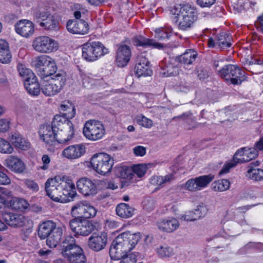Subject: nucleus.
Instances as JSON below:
<instances>
[{"instance_id": "423d86ee", "label": "nucleus", "mask_w": 263, "mask_h": 263, "mask_svg": "<svg viewBox=\"0 0 263 263\" xmlns=\"http://www.w3.org/2000/svg\"><path fill=\"white\" fill-rule=\"evenodd\" d=\"M171 12L177 18L178 27L182 30L192 27L196 19L193 8L188 5L175 6Z\"/></svg>"}, {"instance_id": "20e7f679", "label": "nucleus", "mask_w": 263, "mask_h": 263, "mask_svg": "<svg viewBox=\"0 0 263 263\" xmlns=\"http://www.w3.org/2000/svg\"><path fill=\"white\" fill-rule=\"evenodd\" d=\"M63 229L57 226L51 220H47L40 224L38 235L41 239L47 238L46 243L50 248H54L60 242L63 235Z\"/></svg>"}, {"instance_id": "37998d69", "label": "nucleus", "mask_w": 263, "mask_h": 263, "mask_svg": "<svg viewBox=\"0 0 263 263\" xmlns=\"http://www.w3.org/2000/svg\"><path fill=\"white\" fill-rule=\"evenodd\" d=\"M155 251L161 258H167L174 255L173 249L166 245L158 246Z\"/></svg>"}, {"instance_id": "c85d7f7f", "label": "nucleus", "mask_w": 263, "mask_h": 263, "mask_svg": "<svg viewBox=\"0 0 263 263\" xmlns=\"http://www.w3.org/2000/svg\"><path fill=\"white\" fill-rule=\"evenodd\" d=\"M223 71L230 70V81L233 84H240V78L243 76V71L235 65H228L223 67Z\"/></svg>"}, {"instance_id": "ddd939ff", "label": "nucleus", "mask_w": 263, "mask_h": 263, "mask_svg": "<svg viewBox=\"0 0 263 263\" xmlns=\"http://www.w3.org/2000/svg\"><path fill=\"white\" fill-rule=\"evenodd\" d=\"M214 178V176L212 174L192 178L182 184V187L188 191L197 192L205 189Z\"/></svg>"}, {"instance_id": "473e14b6", "label": "nucleus", "mask_w": 263, "mask_h": 263, "mask_svg": "<svg viewBox=\"0 0 263 263\" xmlns=\"http://www.w3.org/2000/svg\"><path fill=\"white\" fill-rule=\"evenodd\" d=\"M9 197L11 199L8 200L7 207L17 210H24L29 206L28 201L24 199L13 197L12 195Z\"/></svg>"}, {"instance_id": "774afa93", "label": "nucleus", "mask_w": 263, "mask_h": 263, "mask_svg": "<svg viewBox=\"0 0 263 263\" xmlns=\"http://www.w3.org/2000/svg\"><path fill=\"white\" fill-rule=\"evenodd\" d=\"M216 0H197V4L201 7H210L213 5Z\"/></svg>"}, {"instance_id": "680f3d73", "label": "nucleus", "mask_w": 263, "mask_h": 263, "mask_svg": "<svg viewBox=\"0 0 263 263\" xmlns=\"http://www.w3.org/2000/svg\"><path fill=\"white\" fill-rule=\"evenodd\" d=\"M74 7L76 10L74 11L73 15L77 19H79L81 16V14H85L87 11V10L80 4L74 5Z\"/></svg>"}, {"instance_id": "f704fd0d", "label": "nucleus", "mask_w": 263, "mask_h": 263, "mask_svg": "<svg viewBox=\"0 0 263 263\" xmlns=\"http://www.w3.org/2000/svg\"><path fill=\"white\" fill-rule=\"evenodd\" d=\"M134 209L125 203L118 204L116 208L117 215L122 218L127 219L134 214Z\"/></svg>"}, {"instance_id": "4d7b16f0", "label": "nucleus", "mask_w": 263, "mask_h": 263, "mask_svg": "<svg viewBox=\"0 0 263 263\" xmlns=\"http://www.w3.org/2000/svg\"><path fill=\"white\" fill-rule=\"evenodd\" d=\"M50 157L48 155L44 154L42 157L41 165L40 166L39 168L43 171H47L50 168Z\"/></svg>"}, {"instance_id": "412c9836", "label": "nucleus", "mask_w": 263, "mask_h": 263, "mask_svg": "<svg viewBox=\"0 0 263 263\" xmlns=\"http://www.w3.org/2000/svg\"><path fill=\"white\" fill-rule=\"evenodd\" d=\"M16 32L21 36L28 38L34 32V25L30 20L23 19L18 21L14 26Z\"/></svg>"}, {"instance_id": "bf43d9fd", "label": "nucleus", "mask_w": 263, "mask_h": 263, "mask_svg": "<svg viewBox=\"0 0 263 263\" xmlns=\"http://www.w3.org/2000/svg\"><path fill=\"white\" fill-rule=\"evenodd\" d=\"M24 183L27 187L33 192H37L39 190L37 183L33 180L25 179Z\"/></svg>"}, {"instance_id": "6ab92c4d", "label": "nucleus", "mask_w": 263, "mask_h": 263, "mask_svg": "<svg viewBox=\"0 0 263 263\" xmlns=\"http://www.w3.org/2000/svg\"><path fill=\"white\" fill-rule=\"evenodd\" d=\"M86 152V147L84 144H77L69 145L65 148L61 153V155L64 158L73 160L81 157Z\"/></svg>"}, {"instance_id": "79ce46f5", "label": "nucleus", "mask_w": 263, "mask_h": 263, "mask_svg": "<svg viewBox=\"0 0 263 263\" xmlns=\"http://www.w3.org/2000/svg\"><path fill=\"white\" fill-rule=\"evenodd\" d=\"M196 57V52L192 49H189L179 57V61L183 64L189 65L195 61Z\"/></svg>"}, {"instance_id": "69168bd1", "label": "nucleus", "mask_w": 263, "mask_h": 263, "mask_svg": "<svg viewBox=\"0 0 263 263\" xmlns=\"http://www.w3.org/2000/svg\"><path fill=\"white\" fill-rule=\"evenodd\" d=\"M119 227V223L114 220L107 219L105 222L104 227L106 229H113Z\"/></svg>"}, {"instance_id": "6e6552de", "label": "nucleus", "mask_w": 263, "mask_h": 263, "mask_svg": "<svg viewBox=\"0 0 263 263\" xmlns=\"http://www.w3.org/2000/svg\"><path fill=\"white\" fill-rule=\"evenodd\" d=\"M82 57L88 62H94L108 52V49L99 41L89 42L82 48Z\"/></svg>"}, {"instance_id": "e2e57ef3", "label": "nucleus", "mask_w": 263, "mask_h": 263, "mask_svg": "<svg viewBox=\"0 0 263 263\" xmlns=\"http://www.w3.org/2000/svg\"><path fill=\"white\" fill-rule=\"evenodd\" d=\"M10 128V121L5 119H0V132L5 133Z\"/></svg>"}, {"instance_id": "3c124183", "label": "nucleus", "mask_w": 263, "mask_h": 263, "mask_svg": "<svg viewBox=\"0 0 263 263\" xmlns=\"http://www.w3.org/2000/svg\"><path fill=\"white\" fill-rule=\"evenodd\" d=\"M136 122L139 125L146 128H150L153 125V121L142 115L137 116Z\"/></svg>"}, {"instance_id": "9d476101", "label": "nucleus", "mask_w": 263, "mask_h": 263, "mask_svg": "<svg viewBox=\"0 0 263 263\" xmlns=\"http://www.w3.org/2000/svg\"><path fill=\"white\" fill-rule=\"evenodd\" d=\"M83 132L87 139L95 141L101 139L105 136V128L101 121L89 120L85 123Z\"/></svg>"}, {"instance_id": "864d4df0", "label": "nucleus", "mask_w": 263, "mask_h": 263, "mask_svg": "<svg viewBox=\"0 0 263 263\" xmlns=\"http://www.w3.org/2000/svg\"><path fill=\"white\" fill-rule=\"evenodd\" d=\"M237 161V160H235L234 155L232 160H229L225 163L222 168L220 171L219 174H222L228 173L231 168L235 167L237 164L239 163Z\"/></svg>"}, {"instance_id": "f257e3e1", "label": "nucleus", "mask_w": 263, "mask_h": 263, "mask_svg": "<svg viewBox=\"0 0 263 263\" xmlns=\"http://www.w3.org/2000/svg\"><path fill=\"white\" fill-rule=\"evenodd\" d=\"M45 190L47 195L57 202H62L63 196L72 198L77 195L73 181L70 177L66 175L48 179L45 183Z\"/></svg>"}, {"instance_id": "f03ea898", "label": "nucleus", "mask_w": 263, "mask_h": 263, "mask_svg": "<svg viewBox=\"0 0 263 263\" xmlns=\"http://www.w3.org/2000/svg\"><path fill=\"white\" fill-rule=\"evenodd\" d=\"M141 238L140 233L125 232L118 235L112 242L109 255L111 259L119 260L128 254Z\"/></svg>"}, {"instance_id": "393cba45", "label": "nucleus", "mask_w": 263, "mask_h": 263, "mask_svg": "<svg viewBox=\"0 0 263 263\" xmlns=\"http://www.w3.org/2000/svg\"><path fill=\"white\" fill-rule=\"evenodd\" d=\"M179 221L174 217L161 219L156 222L158 229L165 233L173 232L179 228Z\"/></svg>"}, {"instance_id": "13d9d810", "label": "nucleus", "mask_w": 263, "mask_h": 263, "mask_svg": "<svg viewBox=\"0 0 263 263\" xmlns=\"http://www.w3.org/2000/svg\"><path fill=\"white\" fill-rule=\"evenodd\" d=\"M137 255L135 253H130L123 256L120 259V263H136L137 261Z\"/></svg>"}, {"instance_id": "cd10ccee", "label": "nucleus", "mask_w": 263, "mask_h": 263, "mask_svg": "<svg viewBox=\"0 0 263 263\" xmlns=\"http://www.w3.org/2000/svg\"><path fill=\"white\" fill-rule=\"evenodd\" d=\"M134 45L137 47H152L158 49H162L163 45L156 42L152 39H148L143 36H138L134 38Z\"/></svg>"}, {"instance_id": "603ef678", "label": "nucleus", "mask_w": 263, "mask_h": 263, "mask_svg": "<svg viewBox=\"0 0 263 263\" xmlns=\"http://www.w3.org/2000/svg\"><path fill=\"white\" fill-rule=\"evenodd\" d=\"M194 213L195 217L197 220L200 219L204 217L207 213V209L203 205H198L196 209L192 210Z\"/></svg>"}, {"instance_id": "dca6fc26", "label": "nucleus", "mask_w": 263, "mask_h": 263, "mask_svg": "<svg viewBox=\"0 0 263 263\" xmlns=\"http://www.w3.org/2000/svg\"><path fill=\"white\" fill-rule=\"evenodd\" d=\"M96 209L86 201H82L73 205L71 210L72 216L75 217L91 218L97 214Z\"/></svg>"}, {"instance_id": "7c9ffc66", "label": "nucleus", "mask_w": 263, "mask_h": 263, "mask_svg": "<svg viewBox=\"0 0 263 263\" xmlns=\"http://www.w3.org/2000/svg\"><path fill=\"white\" fill-rule=\"evenodd\" d=\"M174 179L172 175L162 176H153L149 179V183L155 186L156 190L163 187L167 183L171 182Z\"/></svg>"}, {"instance_id": "9b49d317", "label": "nucleus", "mask_w": 263, "mask_h": 263, "mask_svg": "<svg viewBox=\"0 0 263 263\" xmlns=\"http://www.w3.org/2000/svg\"><path fill=\"white\" fill-rule=\"evenodd\" d=\"M34 17L39 26L45 30L56 31L60 28L59 22L56 16L48 11L39 10L35 12Z\"/></svg>"}, {"instance_id": "4c0bfd02", "label": "nucleus", "mask_w": 263, "mask_h": 263, "mask_svg": "<svg viewBox=\"0 0 263 263\" xmlns=\"http://www.w3.org/2000/svg\"><path fill=\"white\" fill-rule=\"evenodd\" d=\"M60 109L62 111L63 115L67 120L72 119L76 115V108L72 103L69 101L64 102L60 106Z\"/></svg>"}, {"instance_id": "09e8293b", "label": "nucleus", "mask_w": 263, "mask_h": 263, "mask_svg": "<svg viewBox=\"0 0 263 263\" xmlns=\"http://www.w3.org/2000/svg\"><path fill=\"white\" fill-rule=\"evenodd\" d=\"M18 71L20 76L23 79L24 82L27 80H30L31 78L35 76L32 71L23 65L18 66Z\"/></svg>"}, {"instance_id": "0eeeda50", "label": "nucleus", "mask_w": 263, "mask_h": 263, "mask_svg": "<svg viewBox=\"0 0 263 263\" xmlns=\"http://www.w3.org/2000/svg\"><path fill=\"white\" fill-rule=\"evenodd\" d=\"M114 164V160L110 155L104 153H97L90 160V166L98 174L105 176L110 173Z\"/></svg>"}, {"instance_id": "49530a36", "label": "nucleus", "mask_w": 263, "mask_h": 263, "mask_svg": "<svg viewBox=\"0 0 263 263\" xmlns=\"http://www.w3.org/2000/svg\"><path fill=\"white\" fill-rule=\"evenodd\" d=\"M230 183L227 179H220L212 183V188L216 192H224L230 187Z\"/></svg>"}, {"instance_id": "c9c22d12", "label": "nucleus", "mask_w": 263, "mask_h": 263, "mask_svg": "<svg viewBox=\"0 0 263 263\" xmlns=\"http://www.w3.org/2000/svg\"><path fill=\"white\" fill-rule=\"evenodd\" d=\"M41 90L45 96L48 97L53 96L60 92L49 78L42 82Z\"/></svg>"}, {"instance_id": "6e6d98bb", "label": "nucleus", "mask_w": 263, "mask_h": 263, "mask_svg": "<svg viewBox=\"0 0 263 263\" xmlns=\"http://www.w3.org/2000/svg\"><path fill=\"white\" fill-rule=\"evenodd\" d=\"M194 215V214L192 210L186 211L184 213L178 215H176L177 218L180 220L186 221H196V219Z\"/></svg>"}, {"instance_id": "ea45409f", "label": "nucleus", "mask_w": 263, "mask_h": 263, "mask_svg": "<svg viewBox=\"0 0 263 263\" xmlns=\"http://www.w3.org/2000/svg\"><path fill=\"white\" fill-rule=\"evenodd\" d=\"M57 69V67L55 62L54 60L52 59L47 65H45L44 68L39 70L37 73L42 78H47L54 74Z\"/></svg>"}, {"instance_id": "b1692460", "label": "nucleus", "mask_w": 263, "mask_h": 263, "mask_svg": "<svg viewBox=\"0 0 263 263\" xmlns=\"http://www.w3.org/2000/svg\"><path fill=\"white\" fill-rule=\"evenodd\" d=\"M68 31L73 34L84 35L88 33L89 25L85 21L70 20L67 23Z\"/></svg>"}, {"instance_id": "7ed1b4c3", "label": "nucleus", "mask_w": 263, "mask_h": 263, "mask_svg": "<svg viewBox=\"0 0 263 263\" xmlns=\"http://www.w3.org/2000/svg\"><path fill=\"white\" fill-rule=\"evenodd\" d=\"M61 254L68 263H86L83 249L76 243L75 238L67 236L62 243Z\"/></svg>"}, {"instance_id": "f3484780", "label": "nucleus", "mask_w": 263, "mask_h": 263, "mask_svg": "<svg viewBox=\"0 0 263 263\" xmlns=\"http://www.w3.org/2000/svg\"><path fill=\"white\" fill-rule=\"evenodd\" d=\"M77 187L79 192L84 196H90L96 194L98 192L97 187L94 181L87 177H82L76 182Z\"/></svg>"}, {"instance_id": "4be33fe9", "label": "nucleus", "mask_w": 263, "mask_h": 263, "mask_svg": "<svg viewBox=\"0 0 263 263\" xmlns=\"http://www.w3.org/2000/svg\"><path fill=\"white\" fill-rule=\"evenodd\" d=\"M258 155V151L256 148L245 147L238 149L235 152L234 158L239 163H242L255 159Z\"/></svg>"}, {"instance_id": "de8ad7c7", "label": "nucleus", "mask_w": 263, "mask_h": 263, "mask_svg": "<svg viewBox=\"0 0 263 263\" xmlns=\"http://www.w3.org/2000/svg\"><path fill=\"white\" fill-rule=\"evenodd\" d=\"M14 151L12 144L6 140L0 137V153L11 154Z\"/></svg>"}, {"instance_id": "1a4fd4ad", "label": "nucleus", "mask_w": 263, "mask_h": 263, "mask_svg": "<svg viewBox=\"0 0 263 263\" xmlns=\"http://www.w3.org/2000/svg\"><path fill=\"white\" fill-rule=\"evenodd\" d=\"M148 165V164L142 163L134 164L130 167H121L118 170V176L129 182H135L138 181L137 178H141L145 175Z\"/></svg>"}, {"instance_id": "39448f33", "label": "nucleus", "mask_w": 263, "mask_h": 263, "mask_svg": "<svg viewBox=\"0 0 263 263\" xmlns=\"http://www.w3.org/2000/svg\"><path fill=\"white\" fill-rule=\"evenodd\" d=\"M53 127L57 129V143H66L71 140L74 135L73 124L69 120L57 115L53 120Z\"/></svg>"}, {"instance_id": "5701e85b", "label": "nucleus", "mask_w": 263, "mask_h": 263, "mask_svg": "<svg viewBox=\"0 0 263 263\" xmlns=\"http://www.w3.org/2000/svg\"><path fill=\"white\" fill-rule=\"evenodd\" d=\"M135 71L138 77L150 76L152 74L149 63L145 55L141 54L138 56Z\"/></svg>"}, {"instance_id": "2eb2a0df", "label": "nucleus", "mask_w": 263, "mask_h": 263, "mask_svg": "<svg viewBox=\"0 0 263 263\" xmlns=\"http://www.w3.org/2000/svg\"><path fill=\"white\" fill-rule=\"evenodd\" d=\"M69 227L76 235L88 236L94 230V225L90 221L76 217L70 220Z\"/></svg>"}, {"instance_id": "e433bc0d", "label": "nucleus", "mask_w": 263, "mask_h": 263, "mask_svg": "<svg viewBox=\"0 0 263 263\" xmlns=\"http://www.w3.org/2000/svg\"><path fill=\"white\" fill-rule=\"evenodd\" d=\"M9 140L11 144L21 149L26 150L30 147L29 142L18 134H12L10 137Z\"/></svg>"}, {"instance_id": "a18cd8bd", "label": "nucleus", "mask_w": 263, "mask_h": 263, "mask_svg": "<svg viewBox=\"0 0 263 263\" xmlns=\"http://www.w3.org/2000/svg\"><path fill=\"white\" fill-rule=\"evenodd\" d=\"M52 60V59L50 57L47 55H41L36 57L34 63L37 72L47 65Z\"/></svg>"}, {"instance_id": "c756f323", "label": "nucleus", "mask_w": 263, "mask_h": 263, "mask_svg": "<svg viewBox=\"0 0 263 263\" xmlns=\"http://www.w3.org/2000/svg\"><path fill=\"white\" fill-rule=\"evenodd\" d=\"M5 165L11 171L16 173L23 172L25 168L24 163L18 158L10 156L5 161Z\"/></svg>"}, {"instance_id": "338daca9", "label": "nucleus", "mask_w": 263, "mask_h": 263, "mask_svg": "<svg viewBox=\"0 0 263 263\" xmlns=\"http://www.w3.org/2000/svg\"><path fill=\"white\" fill-rule=\"evenodd\" d=\"M11 183V180L4 172L0 171V184L8 185ZM0 189H2L0 187Z\"/></svg>"}, {"instance_id": "2f4dec72", "label": "nucleus", "mask_w": 263, "mask_h": 263, "mask_svg": "<svg viewBox=\"0 0 263 263\" xmlns=\"http://www.w3.org/2000/svg\"><path fill=\"white\" fill-rule=\"evenodd\" d=\"M11 58L9 44L5 40H0V62L3 64L9 63Z\"/></svg>"}, {"instance_id": "aec40b11", "label": "nucleus", "mask_w": 263, "mask_h": 263, "mask_svg": "<svg viewBox=\"0 0 263 263\" xmlns=\"http://www.w3.org/2000/svg\"><path fill=\"white\" fill-rule=\"evenodd\" d=\"M3 216L7 224L12 227H30L32 224V221L21 214L9 213L3 214Z\"/></svg>"}, {"instance_id": "a878e982", "label": "nucleus", "mask_w": 263, "mask_h": 263, "mask_svg": "<svg viewBox=\"0 0 263 263\" xmlns=\"http://www.w3.org/2000/svg\"><path fill=\"white\" fill-rule=\"evenodd\" d=\"M231 37L228 33L221 32L216 35L215 40L213 38H209L208 45L210 47L217 46L221 49H226L231 46Z\"/></svg>"}, {"instance_id": "052dcab7", "label": "nucleus", "mask_w": 263, "mask_h": 263, "mask_svg": "<svg viewBox=\"0 0 263 263\" xmlns=\"http://www.w3.org/2000/svg\"><path fill=\"white\" fill-rule=\"evenodd\" d=\"M133 151L136 156L143 157L146 154V149L143 146L138 145L133 148Z\"/></svg>"}, {"instance_id": "4468645a", "label": "nucleus", "mask_w": 263, "mask_h": 263, "mask_svg": "<svg viewBox=\"0 0 263 263\" xmlns=\"http://www.w3.org/2000/svg\"><path fill=\"white\" fill-rule=\"evenodd\" d=\"M56 131L53 123L52 125H43L39 130L40 139L46 144V146L50 151L57 144Z\"/></svg>"}, {"instance_id": "a211bd4d", "label": "nucleus", "mask_w": 263, "mask_h": 263, "mask_svg": "<svg viewBox=\"0 0 263 263\" xmlns=\"http://www.w3.org/2000/svg\"><path fill=\"white\" fill-rule=\"evenodd\" d=\"M107 234L104 232L93 233L88 239V247L95 251L103 250L107 241Z\"/></svg>"}, {"instance_id": "f8f14e48", "label": "nucleus", "mask_w": 263, "mask_h": 263, "mask_svg": "<svg viewBox=\"0 0 263 263\" xmlns=\"http://www.w3.org/2000/svg\"><path fill=\"white\" fill-rule=\"evenodd\" d=\"M32 46L35 51L41 53H50L57 51L59 47L56 41L45 35L34 38L32 41Z\"/></svg>"}, {"instance_id": "5fc2aeb1", "label": "nucleus", "mask_w": 263, "mask_h": 263, "mask_svg": "<svg viewBox=\"0 0 263 263\" xmlns=\"http://www.w3.org/2000/svg\"><path fill=\"white\" fill-rule=\"evenodd\" d=\"M3 196L7 197H11L12 192L5 189H0V209L2 208L3 206H7L8 200H6Z\"/></svg>"}, {"instance_id": "0e129e2a", "label": "nucleus", "mask_w": 263, "mask_h": 263, "mask_svg": "<svg viewBox=\"0 0 263 263\" xmlns=\"http://www.w3.org/2000/svg\"><path fill=\"white\" fill-rule=\"evenodd\" d=\"M161 73L165 77L173 76L178 73V69L175 67L172 68L171 66L167 67V69Z\"/></svg>"}, {"instance_id": "bb28decb", "label": "nucleus", "mask_w": 263, "mask_h": 263, "mask_svg": "<svg viewBox=\"0 0 263 263\" xmlns=\"http://www.w3.org/2000/svg\"><path fill=\"white\" fill-rule=\"evenodd\" d=\"M131 51L129 46L121 45L117 51L116 61L119 66L123 67L127 65L130 60Z\"/></svg>"}, {"instance_id": "8fccbe9b", "label": "nucleus", "mask_w": 263, "mask_h": 263, "mask_svg": "<svg viewBox=\"0 0 263 263\" xmlns=\"http://www.w3.org/2000/svg\"><path fill=\"white\" fill-rule=\"evenodd\" d=\"M247 176L253 180H263V170L259 168H250L247 171Z\"/></svg>"}, {"instance_id": "58836bf2", "label": "nucleus", "mask_w": 263, "mask_h": 263, "mask_svg": "<svg viewBox=\"0 0 263 263\" xmlns=\"http://www.w3.org/2000/svg\"><path fill=\"white\" fill-rule=\"evenodd\" d=\"M49 78L60 91L65 85L66 74L63 71H59Z\"/></svg>"}, {"instance_id": "72a5a7b5", "label": "nucleus", "mask_w": 263, "mask_h": 263, "mask_svg": "<svg viewBox=\"0 0 263 263\" xmlns=\"http://www.w3.org/2000/svg\"><path fill=\"white\" fill-rule=\"evenodd\" d=\"M24 85L30 95L32 96H37L39 95L41 89V86H40L36 76L31 78L30 80H26L24 82Z\"/></svg>"}, {"instance_id": "a19ab883", "label": "nucleus", "mask_w": 263, "mask_h": 263, "mask_svg": "<svg viewBox=\"0 0 263 263\" xmlns=\"http://www.w3.org/2000/svg\"><path fill=\"white\" fill-rule=\"evenodd\" d=\"M154 31L155 32V37L159 41L168 39L173 33L172 28L168 26L156 28Z\"/></svg>"}, {"instance_id": "c03bdc74", "label": "nucleus", "mask_w": 263, "mask_h": 263, "mask_svg": "<svg viewBox=\"0 0 263 263\" xmlns=\"http://www.w3.org/2000/svg\"><path fill=\"white\" fill-rule=\"evenodd\" d=\"M52 60V59L50 57L47 55H41L36 57L34 63L37 72L47 65Z\"/></svg>"}]
</instances>
